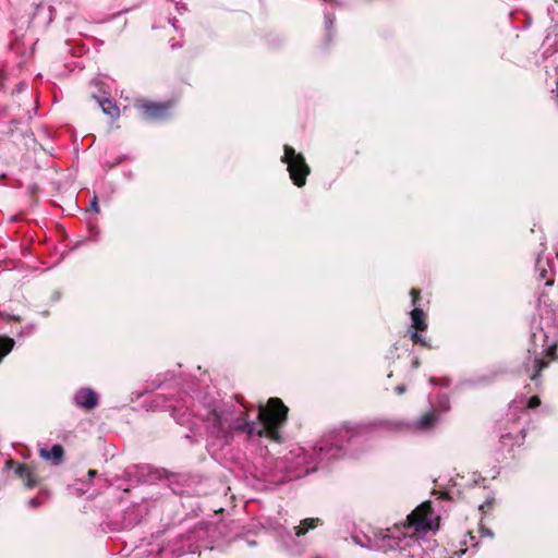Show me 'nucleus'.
<instances>
[{
  "label": "nucleus",
  "instance_id": "nucleus-1",
  "mask_svg": "<svg viewBox=\"0 0 558 558\" xmlns=\"http://www.w3.org/2000/svg\"><path fill=\"white\" fill-rule=\"evenodd\" d=\"M288 408L278 398H270L266 405H259L258 423L245 422L242 429L250 436L267 437L279 441V428L287 420Z\"/></svg>",
  "mask_w": 558,
  "mask_h": 558
},
{
  "label": "nucleus",
  "instance_id": "nucleus-2",
  "mask_svg": "<svg viewBox=\"0 0 558 558\" xmlns=\"http://www.w3.org/2000/svg\"><path fill=\"white\" fill-rule=\"evenodd\" d=\"M359 434V428L347 425L325 435L314 447V453L318 463H328L343 456V444L349 442Z\"/></svg>",
  "mask_w": 558,
  "mask_h": 558
},
{
  "label": "nucleus",
  "instance_id": "nucleus-3",
  "mask_svg": "<svg viewBox=\"0 0 558 558\" xmlns=\"http://www.w3.org/2000/svg\"><path fill=\"white\" fill-rule=\"evenodd\" d=\"M281 160L288 165V171L293 183L298 186H303L310 173V168L304 157L298 154L291 146L284 145V155Z\"/></svg>",
  "mask_w": 558,
  "mask_h": 558
},
{
  "label": "nucleus",
  "instance_id": "nucleus-4",
  "mask_svg": "<svg viewBox=\"0 0 558 558\" xmlns=\"http://www.w3.org/2000/svg\"><path fill=\"white\" fill-rule=\"evenodd\" d=\"M407 529L413 532H427L437 526L436 518L429 501H425L414 509L407 518Z\"/></svg>",
  "mask_w": 558,
  "mask_h": 558
},
{
  "label": "nucleus",
  "instance_id": "nucleus-5",
  "mask_svg": "<svg viewBox=\"0 0 558 558\" xmlns=\"http://www.w3.org/2000/svg\"><path fill=\"white\" fill-rule=\"evenodd\" d=\"M399 529L395 531L387 530L386 533H380L375 537L374 542L369 545L375 550H392L401 547V536Z\"/></svg>",
  "mask_w": 558,
  "mask_h": 558
},
{
  "label": "nucleus",
  "instance_id": "nucleus-6",
  "mask_svg": "<svg viewBox=\"0 0 558 558\" xmlns=\"http://www.w3.org/2000/svg\"><path fill=\"white\" fill-rule=\"evenodd\" d=\"M170 106V102L143 101L138 107L147 119L158 120L168 116Z\"/></svg>",
  "mask_w": 558,
  "mask_h": 558
},
{
  "label": "nucleus",
  "instance_id": "nucleus-7",
  "mask_svg": "<svg viewBox=\"0 0 558 558\" xmlns=\"http://www.w3.org/2000/svg\"><path fill=\"white\" fill-rule=\"evenodd\" d=\"M74 402L80 408L90 410L97 405L98 396L89 388H82L75 393Z\"/></svg>",
  "mask_w": 558,
  "mask_h": 558
},
{
  "label": "nucleus",
  "instance_id": "nucleus-8",
  "mask_svg": "<svg viewBox=\"0 0 558 558\" xmlns=\"http://www.w3.org/2000/svg\"><path fill=\"white\" fill-rule=\"evenodd\" d=\"M547 367V362H545L539 356L529 355L526 361L523 363V372L530 375V379L535 381L539 375V373Z\"/></svg>",
  "mask_w": 558,
  "mask_h": 558
},
{
  "label": "nucleus",
  "instance_id": "nucleus-9",
  "mask_svg": "<svg viewBox=\"0 0 558 558\" xmlns=\"http://www.w3.org/2000/svg\"><path fill=\"white\" fill-rule=\"evenodd\" d=\"M40 457L46 460H52L54 464H59L63 458V448L60 445H54L51 449H40Z\"/></svg>",
  "mask_w": 558,
  "mask_h": 558
},
{
  "label": "nucleus",
  "instance_id": "nucleus-10",
  "mask_svg": "<svg viewBox=\"0 0 558 558\" xmlns=\"http://www.w3.org/2000/svg\"><path fill=\"white\" fill-rule=\"evenodd\" d=\"M320 523L318 518H307L301 521L300 525L294 526L295 536L306 534L310 530L315 529Z\"/></svg>",
  "mask_w": 558,
  "mask_h": 558
},
{
  "label": "nucleus",
  "instance_id": "nucleus-11",
  "mask_svg": "<svg viewBox=\"0 0 558 558\" xmlns=\"http://www.w3.org/2000/svg\"><path fill=\"white\" fill-rule=\"evenodd\" d=\"M412 325L417 331H424L427 328V324L425 323V314L418 308L414 307L411 312Z\"/></svg>",
  "mask_w": 558,
  "mask_h": 558
},
{
  "label": "nucleus",
  "instance_id": "nucleus-12",
  "mask_svg": "<svg viewBox=\"0 0 558 558\" xmlns=\"http://www.w3.org/2000/svg\"><path fill=\"white\" fill-rule=\"evenodd\" d=\"M436 421L437 413L435 411H430L422 415V417L416 422V427L418 429H428L435 424Z\"/></svg>",
  "mask_w": 558,
  "mask_h": 558
},
{
  "label": "nucleus",
  "instance_id": "nucleus-13",
  "mask_svg": "<svg viewBox=\"0 0 558 558\" xmlns=\"http://www.w3.org/2000/svg\"><path fill=\"white\" fill-rule=\"evenodd\" d=\"M100 107L107 116L111 118H118L120 116V110L118 106L110 99H105L100 101Z\"/></svg>",
  "mask_w": 558,
  "mask_h": 558
},
{
  "label": "nucleus",
  "instance_id": "nucleus-14",
  "mask_svg": "<svg viewBox=\"0 0 558 558\" xmlns=\"http://www.w3.org/2000/svg\"><path fill=\"white\" fill-rule=\"evenodd\" d=\"M539 404H541L539 398L537 396H533V397H531L526 401V403H525V399L524 398H521L520 400H514L513 404L511 405V409H517L519 407H525L527 409H534V408H537Z\"/></svg>",
  "mask_w": 558,
  "mask_h": 558
},
{
  "label": "nucleus",
  "instance_id": "nucleus-15",
  "mask_svg": "<svg viewBox=\"0 0 558 558\" xmlns=\"http://www.w3.org/2000/svg\"><path fill=\"white\" fill-rule=\"evenodd\" d=\"M14 340L9 337H0V361L11 352Z\"/></svg>",
  "mask_w": 558,
  "mask_h": 558
},
{
  "label": "nucleus",
  "instance_id": "nucleus-16",
  "mask_svg": "<svg viewBox=\"0 0 558 558\" xmlns=\"http://www.w3.org/2000/svg\"><path fill=\"white\" fill-rule=\"evenodd\" d=\"M17 473L19 475L22 477V478H26L27 480V486L28 487H33L34 486V482L32 480V473H31V470L28 466L26 465H20L17 468Z\"/></svg>",
  "mask_w": 558,
  "mask_h": 558
},
{
  "label": "nucleus",
  "instance_id": "nucleus-17",
  "mask_svg": "<svg viewBox=\"0 0 558 558\" xmlns=\"http://www.w3.org/2000/svg\"><path fill=\"white\" fill-rule=\"evenodd\" d=\"M541 265H542V259L538 258L536 262V267H537V269H539V278L546 279L545 286H547V287L553 286L554 279L547 278V270L545 268H542Z\"/></svg>",
  "mask_w": 558,
  "mask_h": 558
},
{
  "label": "nucleus",
  "instance_id": "nucleus-18",
  "mask_svg": "<svg viewBox=\"0 0 558 558\" xmlns=\"http://www.w3.org/2000/svg\"><path fill=\"white\" fill-rule=\"evenodd\" d=\"M411 339L414 343L427 347V342L425 341L424 337L420 335L417 331L411 333Z\"/></svg>",
  "mask_w": 558,
  "mask_h": 558
},
{
  "label": "nucleus",
  "instance_id": "nucleus-19",
  "mask_svg": "<svg viewBox=\"0 0 558 558\" xmlns=\"http://www.w3.org/2000/svg\"><path fill=\"white\" fill-rule=\"evenodd\" d=\"M429 381L432 385H441V386H446V387L449 385L448 378L438 379L436 377H430Z\"/></svg>",
  "mask_w": 558,
  "mask_h": 558
},
{
  "label": "nucleus",
  "instance_id": "nucleus-20",
  "mask_svg": "<svg viewBox=\"0 0 558 558\" xmlns=\"http://www.w3.org/2000/svg\"><path fill=\"white\" fill-rule=\"evenodd\" d=\"M411 295H412V303H413V306H414V307H417V306H416V301H417L418 295H420V290H417V289H412V290H411Z\"/></svg>",
  "mask_w": 558,
  "mask_h": 558
},
{
  "label": "nucleus",
  "instance_id": "nucleus-21",
  "mask_svg": "<svg viewBox=\"0 0 558 558\" xmlns=\"http://www.w3.org/2000/svg\"><path fill=\"white\" fill-rule=\"evenodd\" d=\"M90 207L94 211L98 213L99 211V208H98V204H97V198L94 197V199L90 203Z\"/></svg>",
  "mask_w": 558,
  "mask_h": 558
},
{
  "label": "nucleus",
  "instance_id": "nucleus-22",
  "mask_svg": "<svg viewBox=\"0 0 558 558\" xmlns=\"http://www.w3.org/2000/svg\"><path fill=\"white\" fill-rule=\"evenodd\" d=\"M38 505H39V502H38V500H37V499H35V498H33V499H31V500H29V506H31V507H33V508L37 507Z\"/></svg>",
  "mask_w": 558,
  "mask_h": 558
},
{
  "label": "nucleus",
  "instance_id": "nucleus-23",
  "mask_svg": "<svg viewBox=\"0 0 558 558\" xmlns=\"http://www.w3.org/2000/svg\"><path fill=\"white\" fill-rule=\"evenodd\" d=\"M404 390H405V387H404V386H402V385H400V386H398V387L396 388V391H397L399 395L403 393V392H404Z\"/></svg>",
  "mask_w": 558,
  "mask_h": 558
},
{
  "label": "nucleus",
  "instance_id": "nucleus-24",
  "mask_svg": "<svg viewBox=\"0 0 558 558\" xmlns=\"http://www.w3.org/2000/svg\"><path fill=\"white\" fill-rule=\"evenodd\" d=\"M96 474H97V471H95V470H89V471H88V476H89V478L95 477V476H96Z\"/></svg>",
  "mask_w": 558,
  "mask_h": 558
},
{
  "label": "nucleus",
  "instance_id": "nucleus-25",
  "mask_svg": "<svg viewBox=\"0 0 558 558\" xmlns=\"http://www.w3.org/2000/svg\"><path fill=\"white\" fill-rule=\"evenodd\" d=\"M326 24H327V27H330L332 25V20L329 16H327Z\"/></svg>",
  "mask_w": 558,
  "mask_h": 558
},
{
  "label": "nucleus",
  "instance_id": "nucleus-26",
  "mask_svg": "<svg viewBox=\"0 0 558 558\" xmlns=\"http://www.w3.org/2000/svg\"><path fill=\"white\" fill-rule=\"evenodd\" d=\"M509 437H510V434L502 435V436H501V441L504 442V441H505L507 438H509Z\"/></svg>",
  "mask_w": 558,
  "mask_h": 558
},
{
  "label": "nucleus",
  "instance_id": "nucleus-27",
  "mask_svg": "<svg viewBox=\"0 0 558 558\" xmlns=\"http://www.w3.org/2000/svg\"><path fill=\"white\" fill-rule=\"evenodd\" d=\"M554 351V347H549V351H548V354H551Z\"/></svg>",
  "mask_w": 558,
  "mask_h": 558
},
{
  "label": "nucleus",
  "instance_id": "nucleus-28",
  "mask_svg": "<svg viewBox=\"0 0 558 558\" xmlns=\"http://www.w3.org/2000/svg\"><path fill=\"white\" fill-rule=\"evenodd\" d=\"M218 425H219L220 427H222V426H223V424H222V422H221L220 420L218 421Z\"/></svg>",
  "mask_w": 558,
  "mask_h": 558
}]
</instances>
